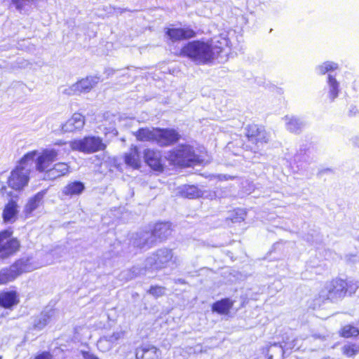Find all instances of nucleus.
<instances>
[{
  "mask_svg": "<svg viewBox=\"0 0 359 359\" xmlns=\"http://www.w3.org/2000/svg\"><path fill=\"white\" fill-rule=\"evenodd\" d=\"M125 163L133 168H138L140 166V154L136 147H132L125 155Z\"/></svg>",
  "mask_w": 359,
  "mask_h": 359,
  "instance_id": "obj_24",
  "label": "nucleus"
},
{
  "mask_svg": "<svg viewBox=\"0 0 359 359\" xmlns=\"http://www.w3.org/2000/svg\"><path fill=\"white\" fill-rule=\"evenodd\" d=\"M144 159L146 163L154 170H161L162 169L161 155L159 151L146 149Z\"/></svg>",
  "mask_w": 359,
  "mask_h": 359,
  "instance_id": "obj_17",
  "label": "nucleus"
},
{
  "mask_svg": "<svg viewBox=\"0 0 359 359\" xmlns=\"http://www.w3.org/2000/svg\"><path fill=\"white\" fill-rule=\"evenodd\" d=\"M284 120L287 129L292 133H298L304 126L303 121L293 116H285Z\"/></svg>",
  "mask_w": 359,
  "mask_h": 359,
  "instance_id": "obj_25",
  "label": "nucleus"
},
{
  "mask_svg": "<svg viewBox=\"0 0 359 359\" xmlns=\"http://www.w3.org/2000/svg\"><path fill=\"white\" fill-rule=\"evenodd\" d=\"M341 336L344 337H356L359 334V330L352 325H346L341 329Z\"/></svg>",
  "mask_w": 359,
  "mask_h": 359,
  "instance_id": "obj_34",
  "label": "nucleus"
},
{
  "mask_svg": "<svg viewBox=\"0 0 359 359\" xmlns=\"http://www.w3.org/2000/svg\"><path fill=\"white\" fill-rule=\"evenodd\" d=\"M51 315L47 313H42L34 320V326L39 330L43 329L49 322Z\"/></svg>",
  "mask_w": 359,
  "mask_h": 359,
  "instance_id": "obj_32",
  "label": "nucleus"
},
{
  "mask_svg": "<svg viewBox=\"0 0 359 359\" xmlns=\"http://www.w3.org/2000/svg\"><path fill=\"white\" fill-rule=\"evenodd\" d=\"M145 262L146 266L152 269L159 270L169 266L170 264H175V257H174L172 250L161 248L147 257Z\"/></svg>",
  "mask_w": 359,
  "mask_h": 359,
  "instance_id": "obj_7",
  "label": "nucleus"
},
{
  "mask_svg": "<svg viewBox=\"0 0 359 359\" xmlns=\"http://www.w3.org/2000/svg\"><path fill=\"white\" fill-rule=\"evenodd\" d=\"M342 353L347 357H353L359 353V346L355 344L344 345L342 347Z\"/></svg>",
  "mask_w": 359,
  "mask_h": 359,
  "instance_id": "obj_33",
  "label": "nucleus"
},
{
  "mask_svg": "<svg viewBox=\"0 0 359 359\" xmlns=\"http://www.w3.org/2000/svg\"><path fill=\"white\" fill-rule=\"evenodd\" d=\"M158 128H140L135 135L140 141H152L156 142Z\"/></svg>",
  "mask_w": 359,
  "mask_h": 359,
  "instance_id": "obj_21",
  "label": "nucleus"
},
{
  "mask_svg": "<svg viewBox=\"0 0 359 359\" xmlns=\"http://www.w3.org/2000/svg\"><path fill=\"white\" fill-rule=\"evenodd\" d=\"M328 86H329V97L333 101L338 95L339 93V83L332 77V75L328 76Z\"/></svg>",
  "mask_w": 359,
  "mask_h": 359,
  "instance_id": "obj_30",
  "label": "nucleus"
},
{
  "mask_svg": "<svg viewBox=\"0 0 359 359\" xmlns=\"http://www.w3.org/2000/svg\"><path fill=\"white\" fill-rule=\"evenodd\" d=\"M69 172V166L65 163H55L53 167L46 172V177L49 180H55L67 175Z\"/></svg>",
  "mask_w": 359,
  "mask_h": 359,
  "instance_id": "obj_18",
  "label": "nucleus"
},
{
  "mask_svg": "<svg viewBox=\"0 0 359 359\" xmlns=\"http://www.w3.org/2000/svg\"><path fill=\"white\" fill-rule=\"evenodd\" d=\"M209 44L211 46V50H214L213 52L216 53L214 55V59L215 60L226 48L229 46L230 41L226 34L223 33L212 39Z\"/></svg>",
  "mask_w": 359,
  "mask_h": 359,
  "instance_id": "obj_15",
  "label": "nucleus"
},
{
  "mask_svg": "<svg viewBox=\"0 0 359 359\" xmlns=\"http://www.w3.org/2000/svg\"><path fill=\"white\" fill-rule=\"evenodd\" d=\"M347 291V283L342 279H335L327 283L318 295L322 301H335L343 297Z\"/></svg>",
  "mask_w": 359,
  "mask_h": 359,
  "instance_id": "obj_6",
  "label": "nucleus"
},
{
  "mask_svg": "<svg viewBox=\"0 0 359 359\" xmlns=\"http://www.w3.org/2000/svg\"><path fill=\"white\" fill-rule=\"evenodd\" d=\"M85 189L84 184L81 182H72L67 184L62 189V194L73 196L81 194Z\"/></svg>",
  "mask_w": 359,
  "mask_h": 359,
  "instance_id": "obj_22",
  "label": "nucleus"
},
{
  "mask_svg": "<svg viewBox=\"0 0 359 359\" xmlns=\"http://www.w3.org/2000/svg\"><path fill=\"white\" fill-rule=\"evenodd\" d=\"M123 332H115L110 335L104 336V337L107 338V339H108L111 342V344L114 346L116 344V343L117 342V341L118 339H120L121 337H123Z\"/></svg>",
  "mask_w": 359,
  "mask_h": 359,
  "instance_id": "obj_38",
  "label": "nucleus"
},
{
  "mask_svg": "<svg viewBox=\"0 0 359 359\" xmlns=\"http://www.w3.org/2000/svg\"><path fill=\"white\" fill-rule=\"evenodd\" d=\"M232 304V302L229 299H224L215 303L212 306V309L219 313L224 314L229 312Z\"/></svg>",
  "mask_w": 359,
  "mask_h": 359,
  "instance_id": "obj_27",
  "label": "nucleus"
},
{
  "mask_svg": "<svg viewBox=\"0 0 359 359\" xmlns=\"http://www.w3.org/2000/svg\"><path fill=\"white\" fill-rule=\"evenodd\" d=\"M179 139L178 133L172 129L161 130L158 128L156 143L160 146H167L177 142Z\"/></svg>",
  "mask_w": 359,
  "mask_h": 359,
  "instance_id": "obj_14",
  "label": "nucleus"
},
{
  "mask_svg": "<svg viewBox=\"0 0 359 359\" xmlns=\"http://www.w3.org/2000/svg\"><path fill=\"white\" fill-rule=\"evenodd\" d=\"M100 82L97 76H87L81 79L72 86L66 88L63 93L67 95H80L81 93H88Z\"/></svg>",
  "mask_w": 359,
  "mask_h": 359,
  "instance_id": "obj_9",
  "label": "nucleus"
},
{
  "mask_svg": "<svg viewBox=\"0 0 359 359\" xmlns=\"http://www.w3.org/2000/svg\"><path fill=\"white\" fill-rule=\"evenodd\" d=\"M168 158L173 164L180 166H191V163L199 161L193 147L189 145L177 147L170 153Z\"/></svg>",
  "mask_w": 359,
  "mask_h": 359,
  "instance_id": "obj_4",
  "label": "nucleus"
},
{
  "mask_svg": "<svg viewBox=\"0 0 359 359\" xmlns=\"http://www.w3.org/2000/svg\"><path fill=\"white\" fill-rule=\"evenodd\" d=\"M149 292L155 297H159L165 294V288L161 286H151Z\"/></svg>",
  "mask_w": 359,
  "mask_h": 359,
  "instance_id": "obj_37",
  "label": "nucleus"
},
{
  "mask_svg": "<svg viewBox=\"0 0 359 359\" xmlns=\"http://www.w3.org/2000/svg\"><path fill=\"white\" fill-rule=\"evenodd\" d=\"M338 65L334 62H327L319 66L318 69L320 74H325L326 72L337 69Z\"/></svg>",
  "mask_w": 359,
  "mask_h": 359,
  "instance_id": "obj_36",
  "label": "nucleus"
},
{
  "mask_svg": "<svg viewBox=\"0 0 359 359\" xmlns=\"http://www.w3.org/2000/svg\"><path fill=\"white\" fill-rule=\"evenodd\" d=\"M44 192H39L36 194L34 197L31 198L25 207V210L27 212H31L34 210H35L39 204L41 203V201L43 198Z\"/></svg>",
  "mask_w": 359,
  "mask_h": 359,
  "instance_id": "obj_29",
  "label": "nucleus"
},
{
  "mask_svg": "<svg viewBox=\"0 0 359 359\" xmlns=\"http://www.w3.org/2000/svg\"><path fill=\"white\" fill-rule=\"evenodd\" d=\"M86 123L84 116L80 113H74L71 118H69L61 126V130L63 133H76L81 131Z\"/></svg>",
  "mask_w": 359,
  "mask_h": 359,
  "instance_id": "obj_12",
  "label": "nucleus"
},
{
  "mask_svg": "<svg viewBox=\"0 0 359 359\" xmlns=\"http://www.w3.org/2000/svg\"><path fill=\"white\" fill-rule=\"evenodd\" d=\"M97 348L102 352L108 351L113 347V345L108 339H107L105 337H101L97 341Z\"/></svg>",
  "mask_w": 359,
  "mask_h": 359,
  "instance_id": "obj_35",
  "label": "nucleus"
},
{
  "mask_svg": "<svg viewBox=\"0 0 359 359\" xmlns=\"http://www.w3.org/2000/svg\"><path fill=\"white\" fill-rule=\"evenodd\" d=\"M182 195L186 198H195L200 197L201 193L196 187L191 185L185 187L182 191Z\"/></svg>",
  "mask_w": 359,
  "mask_h": 359,
  "instance_id": "obj_31",
  "label": "nucleus"
},
{
  "mask_svg": "<svg viewBox=\"0 0 359 359\" xmlns=\"http://www.w3.org/2000/svg\"><path fill=\"white\" fill-rule=\"evenodd\" d=\"M170 233L168 226H147V229L138 236L135 244L140 248H150L157 240H163Z\"/></svg>",
  "mask_w": 359,
  "mask_h": 359,
  "instance_id": "obj_3",
  "label": "nucleus"
},
{
  "mask_svg": "<svg viewBox=\"0 0 359 359\" xmlns=\"http://www.w3.org/2000/svg\"><path fill=\"white\" fill-rule=\"evenodd\" d=\"M19 276L17 269L13 267V264L8 268H4L0 271V285L6 284L14 280Z\"/></svg>",
  "mask_w": 359,
  "mask_h": 359,
  "instance_id": "obj_23",
  "label": "nucleus"
},
{
  "mask_svg": "<svg viewBox=\"0 0 359 359\" xmlns=\"http://www.w3.org/2000/svg\"><path fill=\"white\" fill-rule=\"evenodd\" d=\"M36 155L37 151H32L24 155L11 173L8 178L9 187L13 189L20 190L27 184Z\"/></svg>",
  "mask_w": 359,
  "mask_h": 359,
  "instance_id": "obj_1",
  "label": "nucleus"
},
{
  "mask_svg": "<svg viewBox=\"0 0 359 359\" xmlns=\"http://www.w3.org/2000/svg\"><path fill=\"white\" fill-rule=\"evenodd\" d=\"M58 151L54 149H46L37 157L36 168L39 172L45 171L57 159Z\"/></svg>",
  "mask_w": 359,
  "mask_h": 359,
  "instance_id": "obj_11",
  "label": "nucleus"
},
{
  "mask_svg": "<svg viewBox=\"0 0 359 359\" xmlns=\"http://www.w3.org/2000/svg\"><path fill=\"white\" fill-rule=\"evenodd\" d=\"M63 144H64V143H63V142H62L61 141H60V142H58L55 143V144H57V145H62Z\"/></svg>",
  "mask_w": 359,
  "mask_h": 359,
  "instance_id": "obj_44",
  "label": "nucleus"
},
{
  "mask_svg": "<svg viewBox=\"0 0 359 359\" xmlns=\"http://www.w3.org/2000/svg\"><path fill=\"white\" fill-rule=\"evenodd\" d=\"M18 205L15 201H10L4 208L3 217L5 222H11L12 218L17 213Z\"/></svg>",
  "mask_w": 359,
  "mask_h": 359,
  "instance_id": "obj_28",
  "label": "nucleus"
},
{
  "mask_svg": "<svg viewBox=\"0 0 359 359\" xmlns=\"http://www.w3.org/2000/svg\"><path fill=\"white\" fill-rule=\"evenodd\" d=\"M69 144L72 150L87 154L102 151L106 148V144L102 140L95 136H88L83 139L74 140Z\"/></svg>",
  "mask_w": 359,
  "mask_h": 359,
  "instance_id": "obj_5",
  "label": "nucleus"
},
{
  "mask_svg": "<svg viewBox=\"0 0 359 359\" xmlns=\"http://www.w3.org/2000/svg\"><path fill=\"white\" fill-rule=\"evenodd\" d=\"M35 359H52V356L49 353L44 352L42 354L36 357Z\"/></svg>",
  "mask_w": 359,
  "mask_h": 359,
  "instance_id": "obj_41",
  "label": "nucleus"
},
{
  "mask_svg": "<svg viewBox=\"0 0 359 359\" xmlns=\"http://www.w3.org/2000/svg\"><path fill=\"white\" fill-rule=\"evenodd\" d=\"M246 212L243 209H236L228 212L226 222L231 223H241L244 221Z\"/></svg>",
  "mask_w": 359,
  "mask_h": 359,
  "instance_id": "obj_26",
  "label": "nucleus"
},
{
  "mask_svg": "<svg viewBox=\"0 0 359 359\" xmlns=\"http://www.w3.org/2000/svg\"><path fill=\"white\" fill-rule=\"evenodd\" d=\"M355 144L358 147H359V138L356 137L355 139V142H354Z\"/></svg>",
  "mask_w": 359,
  "mask_h": 359,
  "instance_id": "obj_43",
  "label": "nucleus"
},
{
  "mask_svg": "<svg viewBox=\"0 0 359 359\" xmlns=\"http://www.w3.org/2000/svg\"><path fill=\"white\" fill-rule=\"evenodd\" d=\"M8 230L0 233V258H7L19 250V241L11 237Z\"/></svg>",
  "mask_w": 359,
  "mask_h": 359,
  "instance_id": "obj_8",
  "label": "nucleus"
},
{
  "mask_svg": "<svg viewBox=\"0 0 359 359\" xmlns=\"http://www.w3.org/2000/svg\"><path fill=\"white\" fill-rule=\"evenodd\" d=\"M82 355L84 359H99L93 354L85 351H82Z\"/></svg>",
  "mask_w": 359,
  "mask_h": 359,
  "instance_id": "obj_40",
  "label": "nucleus"
},
{
  "mask_svg": "<svg viewBox=\"0 0 359 359\" xmlns=\"http://www.w3.org/2000/svg\"><path fill=\"white\" fill-rule=\"evenodd\" d=\"M247 137L250 142L258 147L267 143L269 140V135L265 129L257 125H250L248 127Z\"/></svg>",
  "mask_w": 359,
  "mask_h": 359,
  "instance_id": "obj_10",
  "label": "nucleus"
},
{
  "mask_svg": "<svg viewBox=\"0 0 359 359\" xmlns=\"http://www.w3.org/2000/svg\"><path fill=\"white\" fill-rule=\"evenodd\" d=\"M158 350L154 346H142L136 350V359H157Z\"/></svg>",
  "mask_w": 359,
  "mask_h": 359,
  "instance_id": "obj_20",
  "label": "nucleus"
},
{
  "mask_svg": "<svg viewBox=\"0 0 359 359\" xmlns=\"http://www.w3.org/2000/svg\"><path fill=\"white\" fill-rule=\"evenodd\" d=\"M211 50L209 42L194 41L184 46L180 55L186 56L198 64H206L212 62L216 53Z\"/></svg>",
  "mask_w": 359,
  "mask_h": 359,
  "instance_id": "obj_2",
  "label": "nucleus"
},
{
  "mask_svg": "<svg viewBox=\"0 0 359 359\" xmlns=\"http://www.w3.org/2000/svg\"><path fill=\"white\" fill-rule=\"evenodd\" d=\"M53 253V256H55L56 257H61V254L65 252V248H62L60 247H57L51 252Z\"/></svg>",
  "mask_w": 359,
  "mask_h": 359,
  "instance_id": "obj_39",
  "label": "nucleus"
},
{
  "mask_svg": "<svg viewBox=\"0 0 359 359\" xmlns=\"http://www.w3.org/2000/svg\"><path fill=\"white\" fill-rule=\"evenodd\" d=\"M218 179L219 180H233L235 178L234 176L228 175H219L217 176Z\"/></svg>",
  "mask_w": 359,
  "mask_h": 359,
  "instance_id": "obj_42",
  "label": "nucleus"
},
{
  "mask_svg": "<svg viewBox=\"0 0 359 359\" xmlns=\"http://www.w3.org/2000/svg\"><path fill=\"white\" fill-rule=\"evenodd\" d=\"M19 303V297L15 291H4L0 293V306L10 309Z\"/></svg>",
  "mask_w": 359,
  "mask_h": 359,
  "instance_id": "obj_19",
  "label": "nucleus"
},
{
  "mask_svg": "<svg viewBox=\"0 0 359 359\" xmlns=\"http://www.w3.org/2000/svg\"><path fill=\"white\" fill-rule=\"evenodd\" d=\"M13 267L17 269V272L20 276L23 273L32 271L39 268L40 266L32 257H25L17 260L13 264Z\"/></svg>",
  "mask_w": 359,
  "mask_h": 359,
  "instance_id": "obj_13",
  "label": "nucleus"
},
{
  "mask_svg": "<svg viewBox=\"0 0 359 359\" xmlns=\"http://www.w3.org/2000/svg\"><path fill=\"white\" fill-rule=\"evenodd\" d=\"M165 33L172 41L189 39L195 34L192 29L182 28L167 29Z\"/></svg>",
  "mask_w": 359,
  "mask_h": 359,
  "instance_id": "obj_16",
  "label": "nucleus"
}]
</instances>
